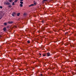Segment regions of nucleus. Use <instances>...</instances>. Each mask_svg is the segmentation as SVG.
<instances>
[{"mask_svg": "<svg viewBox=\"0 0 76 76\" xmlns=\"http://www.w3.org/2000/svg\"><path fill=\"white\" fill-rule=\"evenodd\" d=\"M20 3H21V4H23V2L22 1H20Z\"/></svg>", "mask_w": 76, "mask_h": 76, "instance_id": "f8f14e48", "label": "nucleus"}, {"mask_svg": "<svg viewBox=\"0 0 76 76\" xmlns=\"http://www.w3.org/2000/svg\"><path fill=\"white\" fill-rule=\"evenodd\" d=\"M18 0H15L14 2H13L12 3V5L13 6L15 5V3H16V2H17V1H18Z\"/></svg>", "mask_w": 76, "mask_h": 76, "instance_id": "f257e3e1", "label": "nucleus"}, {"mask_svg": "<svg viewBox=\"0 0 76 76\" xmlns=\"http://www.w3.org/2000/svg\"><path fill=\"white\" fill-rule=\"evenodd\" d=\"M1 36H0V38H1Z\"/></svg>", "mask_w": 76, "mask_h": 76, "instance_id": "b1692460", "label": "nucleus"}, {"mask_svg": "<svg viewBox=\"0 0 76 76\" xmlns=\"http://www.w3.org/2000/svg\"><path fill=\"white\" fill-rule=\"evenodd\" d=\"M34 4H31L30 5H29V7H31V6H34Z\"/></svg>", "mask_w": 76, "mask_h": 76, "instance_id": "1a4fd4ad", "label": "nucleus"}, {"mask_svg": "<svg viewBox=\"0 0 76 76\" xmlns=\"http://www.w3.org/2000/svg\"><path fill=\"white\" fill-rule=\"evenodd\" d=\"M8 23H12L13 22H12V21H9L8 22Z\"/></svg>", "mask_w": 76, "mask_h": 76, "instance_id": "0eeeda50", "label": "nucleus"}, {"mask_svg": "<svg viewBox=\"0 0 76 76\" xmlns=\"http://www.w3.org/2000/svg\"><path fill=\"white\" fill-rule=\"evenodd\" d=\"M1 17H0V19H1Z\"/></svg>", "mask_w": 76, "mask_h": 76, "instance_id": "5701e85b", "label": "nucleus"}, {"mask_svg": "<svg viewBox=\"0 0 76 76\" xmlns=\"http://www.w3.org/2000/svg\"><path fill=\"white\" fill-rule=\"evenodd\" d=\"M19 15H20V13H17V16H19Z\"/></svg>", "mask_w": 76, "mask_h": 76, "instance_id": "9d476101", "label": "nucleus"}, {"mask_svg": "<svg viewBox=\"0 0 76 76\" xmlns=\"http://www.w3.org/2000/svg\"><path fill=\"white\" fill-rule=\"evenodd\" d=\"M0 8L1 9H2V8H3V7H2L1 6H0Z\"/></svg>", "mask_w": 76, "mask_h": 76, "instance_id": "a211bd4d", "label": "nucleus"}, {"mask_svg": "<svg viewBox=\"0 0 76 76\" xmlns=\"http://www.w3.org/2000/svg\"><path fill=\"white\" fill-rule=\"evenodd\" d=\"M42 23H44V21H42Z\"/></svg>", "mask_w": 76, "mask_h": 76, "instance_id": "aec40b11", "label": "nucleus"}, {"mask_svg": "<svg viewBox=\"0 0 76 76\" xmlns=\"http://www.w3.org/2000/svg\"><path fill=\"white\" fill-rule=\"evenodd\" d=\"M27 42L28 43V44H29V43H30V41L28 40L27 41Z\"/></svg>", "mask_w": 76, "mask_h": 76, "instance_id": "2eb2a0df", "label": "nucleus"}, {"mask_svg": "<svg viewBox=\"0 0 76 76\" xmlns=\"http://www.w3.org/2000/svg\"><path fill=\"white\" fill-rule=\"evenodd\" d=\"M47 57H49V56H50V53H47Z\"/></svg>", "mask_w": 76, "mask_h": 76, "instance_id": "7ed1b4c3", "label": "nucleus"}, {"mask_svg": "<svg viewBox=\"0 0 76 76\" xmlns=\"http://www.w3.org/2000/svg\"><path fill=\"white\" fill-rule=\"evenodd\" d=\"M26 15V13H24V14H23V15Z\"/></svg>", "mask_w": 76, "mask_h": 76, "instance_id": "6ab92c4d", "label": "nucleus"}, {"mask_svg": "<svg viewBox=\"0 0 76 76\" xmlns=\"http://www.w3.org/2000/svg\"><path fill=\"white\" fill-rule=\"evenodd\" d=\"M43 0V2H44V1H47V0Z\"/></svg>", "mask_w": 76, "mask_h": 76, "instance_id": "dca6fc26", "label": "nucleus"}, {"mask_svg": "<svg viewBox=\"0 0 76 76\" xmlns=\"http://www.w3.org/2000/svg\"><path fill=\"white\" fill-rule=\"evenodd\" d=\"M8 6L9 7H12V6L10 5H9Z\"/></svg>", "mask_w": 76, "mask_h": 76, "instance_id": "f3484780", "label": "nucleus"}, {"mask_svg": "<svg viewBox=\"0 0 76 76\" xmlns=\"http://www.w3.org/2000/svg\"><path fill=\"white\" fill-rule=\"evenodd\" d=\"M3 30L4 31H6V27H4V28Z\"/></svg>", "mask_w": 76, "mask_h": 76, "instance_id": "39448f33", "label": "nucleus"}, {"mask_svg": "<svg viewBox=\"0 0 76 76\" xmlns=\"http://www.w3.org/2000/svg\"><path fill=\"white\" fill-rule=\"evenodd\" d=\"M39 54L40 56H41V54L39 53Z\"/></svg>", "mask_w": 76, "mask_h": 76, "instance_id": "4be33fe9", "label": "nucleus"}, {"mask_svg": "<svg viewBox=\"0 0 76 76\" xmlns=\"http://www.w3.org/2000/svg\"><path fill=\"white\" fill-rule=\"evenodd\" d=\"M12 0H9V1L10 3H12Z\"/></svg>", "mask_w": 76, "mask_h": 76, "instance_id": "9b49d317", "label": "nucleus"}, {"mask_svg": "<svg viewBox=\"0 0 76 76\" xmlns=\"http://www.w3.org/2000/svg\"><path fill=\"white\" fill-rule=\"evenodd\" d=\"M15 15H16V13L14 12L12 14V16L15 17Z\"/></svg>", "mask_w": 76, "mask_h": 76, "instance_id": "20e7f679", "label": "nucleus"}, {"mask_svg": "<svg viewBox=\"0 0 76 76\" xmlns=\"http://www.w3.org/2000/svg\"><path fill=\"white\" fill-rule=\"evenodd\" d=\"M4 25H7V23H4Z\"/></svg>", "mask_w": 76, "mask_h": 76, "instance_id": "ddd939ff", "label": "nucleus"}, {"mask_svg": "<svg viewBox=\"0 0 76 76\" xmlns=\"http://www.w3.org/2000/svg\"><path fill=\"white\" fill-rule=\"evenodd\" d=\"M43 56L44 57H45V56H46V54H43Z\"/></svg>", "mask_w": 76, "mask_h": 76, "instance_id": "4468645a", "label": "nucleus"}, {"mask_svg": "<svg viewBox=\"0 0 76 76\" xmlns=\"http://www.w3.org/2000/svg\"><path fill=\"white\" fill-rule=\"evenodd\" d=\"M34 4V5H36L37 3H36V2H35V1H33Z\"/></svg>", "mask_w": 76, "mask_h": 76, "instance_id": "423d86ee", "label": "nucleus"}, {"mask_svg": "<svg viewBox=\"0 0 76 76\" xmlns=\"http://www.w3.org/2000/svg\"><path fill=\"white\" fill-rule=\"evenodd\" d=\"M4 4L5 5H10V3H4Z\"/></svg>", "mask_w": 76, "mask_h": 76, "instance_id": "f03ea898", "label": "nucleus"}, {"mask_svg": "<svg viewBox=\"0 0 76 76\" xmlns=\"http://www.w3.org/2000/svg\"><path fill=\"white\" fill-rule=\"evenodd\" d=\"M20 1H23V0H20Z\"/></svg>", "mask_w": 76, "mask_h": 76, "instance_id": "412c9836", "label": "nucleus"}, {"mask_svg": "<svg viewBox=\"0 0 76 76\" xmlns=\"http://www.w3.org/2000/svg\"><path fill=\"white\" fill-rule=\"evenodd\" d=\"M20 7H22L23 6V5L22 4H20Z\"/></svg>", "mask_w": 76, "mask_h": 76, "instance_id": "6e6552de", "label": "nucleus"}]
</instances>
